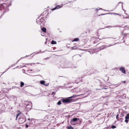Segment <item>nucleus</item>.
<instances>
[{
  "label": "nucleus",
  "instance_id": "nucleus-14",
  "mask_svg": "<svg viewBox=\"0 0 129 129\" xmlns=\"http://www.w3.org/2000/svg\"><path fill=\"white\" fill-rule=\"evenodd\" d=\"M44 83L45 81H40V83L41 84L43 85L46 86H48V85L49 83H48L47 84H45Z\"/></svg>",
  "mask_w": 129,
  "mask_h": 129
},
{
  "label": "nucleus",
  "instance_id": "nucleus-42",
  "mask_svg": "<svg viewBox=\"0 0 129 129\" xmlns=\"http://www.w3.org/2000/svg\"><path fill=\"white\" fill-rule=\"evenodd\" d=\"M104 89H107V88H104Z\"/></svg>",
  "mask_w": 129,
  "mask_h": 129
},
{
  "label": "nucleus",
  "instance_id": "nucleus-23",
  "mask_svg": "<svg viewBox=\"0 0 129 129\" xmlns=\"http://www.w3.org/2000/svg\"><path fill=\"white\" fill-rule=\"evenodd\" d=\"M125 28L126 29H129V26H125Z\"/></svg>",
  "mask_w": 129,
  "mask_h": 129
},
{
  "label": "nucleus",
  "instance_id": "nucleus-33",
  "mask_svg": "<svg viewBox=\"0 0 129 129\" xmlns=\"http://www.w3.org/2000/svg\"><path fill=\"white\" fill-rule=\"evenodd\" d=\"M122 82L123 83H124L126 82V81H123Z\"/></svg>",
  "mask_w": 129,
  "mask_h": 129
},
{
  "label": "nucleus",
  "instance_id": "nucleus-36",
  "mask_svg": "<svg viewBox=\"0 0 129 129\" xmlns=\"http://www.w3.org/2000/svg\"><path fill=\"white\" fill-rule=\"evenodd\" d=\"M96 89V90H100V89Z\"/></svg>",
  "mask_w": 129,
  "mask_h": 129
},
{
  "label": "nucleus",
  "instance_id": "nucleus-25",
  "mask_svg": "<svg viewBox=\"0 0 129 129\" xmlns=\"http://www.w3.org/2000/svg\"><path fill=\"white\" fill-rule=\"evenodd\" d=\"M56 93L55 92H52L51 94V95H54Z\"/></svg>",
  "mask_w": 129,
  "mask_h": 129
},
{
  "label": "nucleus",
  "instance_id": "nucleus-8",
  "mask_svg": "<svg viewBox=\"0 0 129 129\" xmlns=\"http://www.w3.org/2000/svg\"><path fill=\"white\" fill-rule=\"evenodd\" d=\"M5 106L4 105H0V113L3 112L5 111Z\"/></svg>",
  "mask_w": 129,
  "mask_h": 129
},
{
  "label": "nucleus",
  "instance_id": "nucleus-39",
  "mask_svg": "<svg viewBox=\"0 0 129 129\" xmlns=\"http://www.w3.org/2000/svg\"><path fill=\"white\" fill-rule=\"evenodd\" d=\"M30 71H32V70H30Z\"/></svg>",
  "mask_w": 129,
  "mask_h": 129
},
{
  "label": "nucleus",
  "instance_id": "nucleus-34",
  "mask_svg": "<svg viewBox=\"0 0 129 129\" xmlns=\"http://www.w3.org/2000/svg\"><path fill=\"white\" fill-rule=\"evenodd\" d=\"M96 10L97 11H98L99 10V9H96Z\"/></svg>",
  "mask_w": 129,
  "mask_h": 129
},
{
  "label": "nucleus",
  "instance_id": "nucleus-41",
  "mask_svg": "<svg viewBox=\"0 0 129 129\" xmlns=\"http://www.w3.org/2000/svg\"><path fill=\"white\" fill-rule=\"evenodd\" d=\"M39 71H37V72H38Z\"/></svg>",
  "mask_w": 129,
  "mask_h": 129
},
{
  "label": "nucleus",
  "instance_id": "nucleus-35",
  "mask_svg": "<svg viewBox=\"0 0 129 129\" xmlns=\"http://www.w3.org/2000/svg\"><path fill=\"white\" fill-rule=\"evenodd\" d=\"M30 120V119L29 118L28 119V120Z\"/></svg>",
  "mask_w": 129,
  "mask_h": 129
},
{
  "label": "nucleus",
  "instance_id": "nucleus-22",
  "mask_svg": "<svg viewBox=\"0 0 129 129\" xmlns=\"http://www.w3.org/2000/svg\"><path fill=\"white\" fill-rule=\"evenodd\" d=\"M61 104V102L60 101H59L57 103V104L58 105H60Z\"/></svg>",
  "mask_w": 129,
  "mask_h": 129
},
{
  "label": "nucleus",
  "instance_id": "nucleus-5",
  "mask_svg": "<svg viewBox=\"0 0 129 129\" xmlns=\"http://www.w3.org/2000/svg\"><path fill=\"white\" fill-rule=\"evenodd\" d=\"M25 104L26 110L27 111L29 110L32 107V104L31 103L26 101L25 102Z\"/></svg>",
  "mask_w": 129,
  "mask_h": 129
},
{
  "label": "nucleus",
  "instance_id": "nucleus-30",
  "mask_svg": "<svg viewBox=\"0 0 129 129\" xmlns=\"http://www.w3.org/2000/svg\"><path fill=\"white\" fill-rule=\"evenodd\" d=\"M113 14L114 15H120V14L116 13H114Z\"/></svg>",
  "mask_w": 129,
  "mask_h": 129
},
{
  "label": "nucleus",
  "instance_id": "nucleus-16",
  "mask_svg": "<svg viewBox=\"0 0 129 129\" xmlns=\"http://www.w3.org/2000/svg\"><path fill=\"white\" fill-rule=\"evenodd\" d=\"M46 28H45L43 27L42 28V31L44 33L46 32Z\"/></svg>",
  "mask_w": 129,
  "mask_h": 129
},
{
  "label": "nucleus",
  "instance_id": "nucleus-15",
  "mask_svg": "<svg viewBox=\"0 0 129 129\" xmlns=\"http://www.w3.org/2000/svg\"><path fill=\"white\" fill-rule=\"evenodd\" d=\"M60 8V6L58 5V6H56V7L55 8H54L52 9V10H54L55 9H58Z\"/></svg>",
  "mask_w": 129,
  "mask_h": 129
},
{
  "label": "nucleus",
  "instance_id": "nucleus-29",
  "mask_svg": "<svg viewBox=\"0 0 129 129\" xmlns=\"http://www.w3.org/2000/svg\"><path fill=\"white\" fill-rule=\"evenodd\" d=\"M126 35H129V34H128V33H126V34L124 33V36H125Z\"/></svg>",
  "mask_w": 129,
  "mask_h": 129
},
{
  "label": "nucleus",
  "instance_id": "nucleus-12",
  "mask_svg": "<svg viewBox=\"0 0 129 129\" xmlns=\"http://www.w3.org/2000/svg\"><path fill=\"white\" fill-rule=\"evenodd\" d=\"M120 70V71L123 73H124V74H125V70L124 68H123V67H121L119 69Z\"/></svg>",
  "mask_w": 129,
  "mask_h": 129
},
{
  "label": "nucleus",
  "instance_id": "nucleus-28",
  "mask_svg": "<svg viewBox=\"0 0 129 129\" xmlns=\"http://www.w3.org/2000/svg\"><path fill=\"white\" fill-rule=\"evenodd\" d=\"M97 41H96V40H95L94 41V42H93V43H94V44L96 43V42H97Z\"/></svg>",
  "mask_w": 129,
  "mask_h": 129
},
{
  "label": "nucleus",
  "instance_id": "nucleus-3",
  "mask_svg": "<svg viewBox=\"0 0 129 129\" xmlns=\"http://www.w3.org/2000/svg\"><path fill=\"white\" fill-rule=\"evenodd\" d=\"M80 95H73L71 97H69L65 99L62 98L61 99V101L63 103L68 104L71 103L73 101V100L71 99L73 97H76L80 96Z\"/></svg>",
  "mask_w": 129,
  "mask_h": 129
},
{
  "label": "nucleus",
  "instance_id": "nucleus-9",
  "mask_svg": "<svg viewBox=\"0 0 129 129\" xmlns=\"http://www.w3.org/2000/svg\"><path fill=\"white\" fill-rule=\"evenodd\" d=\"M67 65V63H63L61 64V66L63 68H67L69 67Z\"/></svg>",
  "mask_w": 129,
  "mask_h": 129
},
{
  "label": "nucleus",
  "instance_id": "nucleus-40",
  "mask_svg": "<svg viewBox=\"0 0 129 129\" xmlns=\"http://www.w3.org/2000/svg\"><path fill=\"white\" fill-rule=\"evenodd\" d=\"M37 63V64H39V63Z\"/></svg>",
  "mask_w": 129,
  "mask_h": 129
},
{
  "label": "nucleus",
  "instance_id": "nucleus-20",
  "mask_svg": "<svg viewBox=\"0 0 129 129\" xmlns=\"http://www.w3.org/2000/svg\"><path fill=\"white\" fill-rule=\"evenodd\" d=\"M67 129H74V128L71 125L67 127Z\"/></svg>",
  "mask_w": 129,
  "mask_h": 129
},
{
  "label": "nucleus",
  "instance_id": "nucleus-13",
  "mask_svg": "<svg viewBox=\"0 0 129 129\" xmlns=\"http://www.w3.org/2000/svg\"><path fill=\"white\" fill-rule=\"evenodd\" d=\"M5 94H3V93L1 92V91H0V100L4 98V96H5Z\"/></svg>",
  "mask_w": 129,
  "mask_h": 129
},
{
  "label": "nucleus",
  "instance_id": "nucleus-24",
  "mask_svg": "<svg viewBox=\"0 0 129 129\" xmlns=\"http://www.w3.org/2000/svg\"><path fill=\"white\" fill-rule=\"evenodd\" d=\"M119 85V84H116L115 85H114V86H115V87H117Z\"/></svg>",
  "mask_w": 129,
  "mask_h": 129
},
{
  "label": "nucleus",
  "instance_id": "nucleus-1",
  "mask_svg": "<svg viewBox=\"0 0 129 129\" xmlns=\"http://www.w3.org/2000/svg\"><path fill=\"white\" fill-rule=\"evenodd\" d=\"M11 5V3L10 1L6 2L3 4L0 3V9L1 10L4 9L6 11H9L8 8Z\"/></svg>",
  "mask_w": 129,
  "mask_h": 129
},
{
  "label": "nucleus",
  "instance_id": "nucleus-7",
  "mask_svg": "<svg viewBox=\"0 0 129 129\" xmlns=\"http://www.w3.org/2000/svg\"><path fill=\"white\" fill-rule=\"evenodd\" d=\"M44 19L43 18L39 17L37 19V24H40L41 22H42L44 21Z\"/></svg>",
  "mask_w": 129,
  "mask_h": 129
},
{
  "label": "nucleus",
  "instance_id": "nucleus-10",
  "mask_svg": "<svg viewBox=\"0 0 129 129\" xmlns=\"http://www.w3.org/2000/svg\"><path fill=\"white\" fill-rule=\"evenodd\" d=\"M1 91V92L3 93V94H5V93L8 92L9 90L8 89L5 88L3 89Z\"/></svg>",
  "mask_w": 129,
  "mask_h": 129
},
{
  "label": "nucleus",
  "instance_id": "nucleus-21",
  "mask_svg": "<svg viewBox=\"0 0 129 129\" xmlns=\"http://www.w3.org/2000/svg\"><path fill=\"white\" fill-rule=\"evenodd\" d=\"M77 48L76 46H74L71 47V49L73 50H75L77 49Z\"/></svg>",
  "mask_w": 129,
  "mask_h": 129
},
{
  "label": "nucleus",
  "instance_id": "nucleus-11",
  "mask_svg": "<svg viewBox=\"0 0 129 129\" xmlns=\"http://www.w3.org/2000/svg\"><path fill=\"white\" fill-rule=\"evenodd\" d=\"M125 121L126 123H127L128 121L127 120L129 119V114H127L126 116L125 117Z\"/></svg>",
  "mask_w": 129,
  "mask_h": 129
},
{
  "label": "nucleus",
  "instance_id": "nucleus-27",
  "mask_svg": "<svg viewBox=\"0 0 129 129\" xmlns=\"http://www.w3.org/2000/svg\"><path fill=\"white\" fill-rule=\"evenodd\" d=\"M25 127L26 128H27L29 127V125L28 124H26L25 125Z\"/></svg>",
  "mask_w": 129,
  "mask_h": 129
},
{
  "label": "nucleus",
  "instance_id": "nucleus-6",
  "mask_svg": "<svg viewBox=\"0 0 129 129\" xmlns=\"http://www.w3.org/2000/svg\"><path fill=\"white\" fill-rule=\"evenodd\" d=\"M111 45H103L101 46H100L99 47V49H98V51H99L100 50H103L104 48H107L108 47H110L111 46Z\"/></svg>",
  "mask_w": 129,
  "mask_h": 129
},
{
  "label": "nucleus",
  "instance_id": "nucleus-2",
  "mask_svg": "<svg viewBox=\"0 0 129 129\" xmlns=\"http://www.w3.org/2000/svg\"><path fill=\"white\" fill-rule=\"evenodd\" d=\"M18 116H19L18 120V122L19 123H23L26 121V118L25 116L21 113L18 114L17 115L16 120Z\"/></svg>",
  "mask_w": 129,
  "mask_h": 129
},
{
  "label": "nucleus",
  "instance_id": "nucleus-38",
  "mask_svg": "<svg viewBox=\"0 0 129 129\" xmlns=\"http://www.w3.org/2000/svg\"><path fill=\"white\" fill-rule=\"evenodd\" d=\"M100 9H101V10H102V9L101 8H100Z\"/></svg>",
  "mask_w": 129,
  "mask_h": 129
},
{
  "label": "nucleus",
  "instance_id": "nucleus-37",
  "mask_svg": "<svg viewBox=\"0 0 129 129\" xmlns=\"http://www.w3.org/2000/svg\"><path fill=\"white\" fill-rule=\"evenodd\" d=\"M126 18H128V17H126Z\"/></svg>",
  "mask_w": 129,
  "mask_h": 129
},
{
  "label": "nucleus",
  "instance_id": "nucleus-4",
  "mask_svg": "<svg viewBox=\"0 0 129 129\" xmlns=\"http://www.w3.org/2000/svg\"><path fill=\"white\" fill-rule=\"evenodd\" d=\"M81 121L78 118H74L71 120V123L72 125L77 124L80 123Z\"/></svg>",
  "mask_w": 129,
  "mask_h": 129
},
{
  "label": "nucleus",
  "instance_id": "nucleus-31",
  "mask_svg": "<svg viewBox=\"0 0 129 129\" xmlns=\"http://www.w3.org/2000/svg\"><path fill=\"white\" fill-rule=\"evenodd\" d=\"M35 63H30V64L31 65H34L35 64Z\"/></svg>",
  "mask_w": 129,
  "mask_h": 129
},
{
  "label": "nucleus",
  "instance_id": "nucleus-32",
  "mask_svg": "<svg viewBox=\"0 0 129 129\" xmlns=\"http://www.w3.org/2000/svg\"><path fill=\"white\" fill-rule=\"evenodd\" d=\"M119 116V115L118 114H117L116 116V118L117 119H118V116Z\"/></svg>",
  "mask_w": 129,
  "mask_h": 129
},
{
  "label": "nucleus",
  "instance_id": "nucleus-26",
  "mask_svg": "<svg viewBox=\"0 0 129 129\" xmlns=\"http://www.w3.org/2000/svg\"><path fill=\"white\" fill-rule=\"evenodd\" d=\"M111 127L112 128L114 129L116 128V127L114 125H112Z\"/></svg>",
  "mask_w": 129,
  "mask_h": 129
},
{
  "label": "nucleus",
  "instance_id": "nucleus-43",
  "mask_svg": "<svg viewBox=\"0 0 129 129\" xmlns=\"http://www.w3.org/2000/svg\"><path fill=\"white\" fill-rule=\"evenodd\" d=\"M105 129V128H104V129Z\"/></svg>",
  "mask_w": 129,
  "mask_h": 129
},
{
  "label": "nucleus",
  "instance_id": "nucleus-17",
  "mask_svg": "<svg viewBox=\"0 0 129 129\" xmlns=\"http://www.w3.org/2000/svg\"><path fill=\"white\" fill-rule=\"evenodd\" d=\"M79 40V39L78 38H76L74 39V40L72 41L73 42L74 41H77Z\"/></svg>",
  "mask_w": 129,
  "mask_h": 129
},
{
  "label": "nucleus",
  "instance_id": "nucleus-18",
  "mask_svg": "<svg viewBox=\"0 0 129 129\" xmlns=\"http://www.w3.org/2000/svg\"><path fill=\"white\" fill-rule=\"evenodd\" d=\"M51 43L52 44H56V41L52 40L51 42Z\"/></svg>",
  "mask_w": 129,
  "mask_h": 129
},
{
  "label": "nucleus",
  "instance_id": "nucleus-19",
  "mask_svg": "<svg viewBox=\"0 0 129 129\" xmlns=\"http://www.w3.org/2000/svg\"><path fill=\"white\" fill-rule=\"evenodd\" d=\"M24 85V83L22 82H20V87H22Z\"/></svg>",
  "mask_w": 129,
  "mask_h": 129
}]
</instances>
